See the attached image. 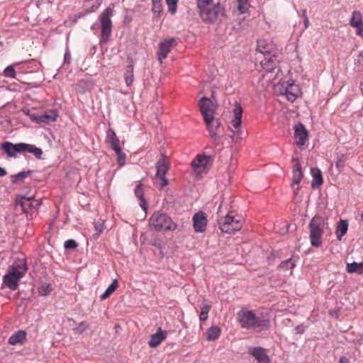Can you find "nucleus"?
Segmentation results:
<instances>
[{
    "instance_id": "nucleus-1",
    "label": "nucleus",
    "mask_w": 363,
    "mask_h": 363,
    "mask_svg": "<svg viewBox=\"0 0 363 363\" xmlns=\"http://www.w3.org/2000/svg\"><path fill=\"white\" fill-rule=\"evenodd\" d=\"M199 16L206 23H213L225 18L224 8L220 4H213V0H196Z\"/></svg>"
},
{
    "instance_id": "nucleus-2",
    "label": "nucleus",
    "mask_w": 363,
    "mask_h": 363,
    "mask_svg": "<svg viewBox=\"0 0 363 363\" xmlns=\"http://www.w3.org/2000/svg\"><path fill=\"white\" fill-rule=\"evenodd\" d=\"M237 320L241 328L261 332L269 328V320L257 317L252 311L245 308L240 310L237 314Z\"/></svg>"
},
{
    "instance_id": "nucleus-3",
    "label": "nucleus",
    "mask_w": 363,
    "mask_h": 363,
    "mask_svg": "<svg viewBox=\"0 0 363 363\" xmlns=\"http://www.w3.org/2000/svg\"><path fill=\"white\" fill-rule=\"evenodd\" d=\"M27 269L26 264L23 262H21V264L11 266L8 273L3 277L4 283L11 290H16L19 280L24 276Z\"/></svg>"
},
{
    "instance_id": "nucleus-4",
    "label": "nucleus",
    "mask_w": 363,
    "mask_h": 363,
    "mask_svg": "<svg viewBox=\"0 0 363 363\" xmlns=\"http://www.w3.org/2000/svg\"><path fill=\"white\" fill-rule=\"evenodd\" d=\"M326 225V220L322 216L316 215L311 219L308 228L310 230L309 238L313 247H318L322 245L320 240Z\"/></svg>"
},
{
    "instance_id": "nucleus-5",
    "label": "nucleus",
    "mask_w": 363,
    "mask_h": 363,
    "mask_svg": "<svg viewBox=\"0 0 363 363\" xmlns=\"http://www.w3.org/2000/svg\"><path fill=\"white\" fill-rule=\"evenodd\" d=\"M150 225L155 230H172L177 228V225L172 219L163 213H155L150 219Z\"/></svg>"
},
{
    "instance_id": "nucleus-6",
    "label": "nucleus",
    "mask_w": 363,
    "mask_h": 363,
    "mask_svg": "<svg viewBox=\"0 0 363 363\" xmlns=\"http://www.w3.org/2000/svg\"><path fill=\"white\" fill-rule=\"evenodd\" d=\"M199 106L201 113L203 117L205 123L207 126L208 130L211 132L212 136L215 135L213 133L212 119L214 117L215 109L212 101L206 96L202 97L199 101Z\"/></svg>"
},
{
    "instance_id": "nucleus-7",
    "label": "nucleus",
    "mask_w": 363,
    "mask_h": 363,
    "mask_svg": "<svg viewBox=\"0 0 363 363\" xmlns=\"http://www.w3.org/2000/svg\"><path fill=\"white\" fill-rule=\"evenodd\" d=\"M113 13V9L111 7L106 8L99 16L101 23V41L106 43L111 34L112 22L111 20Z\"/></svg>"
},
{
    "instance_id": "nucleus-8",
    "label": "nucleus",
    "mask_w": 363,
    "mask_h": 363,
    "mask_svg": "<svg viewBox=\"0 0 363 363\" xmlns=\"http://www.w3.org/2000/svg\"><path fill=\"white\" fill-rule=\"evenodd\" d=\"M34 200V196H17L16 199V206H21L22 211L26 215L28 219L32 218V212L33 209H35L40 203L38 201H35L34 204L32 201Z\"/></svg>"
},
{
    "instance_id": "nucleus-9",
    "label": "nucleus",
    "mask_w": 363,
    "mask_h": 363,
    "mask_svg": "<svg viewBox=\"0 0 363 363\" xmlns=\"http://www.w3.org/2000/svg\"><path fill=\"white\" fill-rule=\"evenodd\" d=\"M279 62V57L274 50V52L264 55V59L261 60V65L268 72H272L277 67Z\"/></svg>"
},
{
    "instance_id": "nucleus-10",
    "label": "nucleus",
    "mask_w": 363,
    "mask_h": 363,
    "mask_svg": "<svg viewBox=\"0 0 363 363\" xmlns=\"http://www.w3.org/2000/svg\"><path fill=\"white\" fill-rule=\"evenodd\" d=\"M207 225V217L204 212L199 211L193 216V226L196 233H203Z\"/></svg>"
},
{
    "instance_id": "nucleus-11",
    "label": "nucleus",
    "mask_w": 363,
    "mask_h": 363,
    "mask_svg": "<svg viewBox=\"0 0 363 363\" xmlns=\"http://www.w3.org/2000/svg\"><path fill=\"white\" fill-rule=\"evenodd\" d=\"M1 148L4 150L9 157H15L16 153L23 152V143L13 144L11 142H4L1 144Z\"/></svg>"
},
{
    "instance_id": "nucleus-12",
    "label": "nucleus",
    "mask_w": 363,
    "mask_h": 363,
    "mask_svg": "<svg viewBox=\"0 0 363 363\" xmlns=\"http://www.w3.org/2000/svg\"><path fill=\"white\" fill-rule=\"evenodd\" d=\"M294 89H297V88L294 87L293 83L290 84L289 82H286L281 84L280 92L286 95L288 101L293 102L298 96L297 94L295 93Z\"/></svg>"
},
{
    "instance_id": "nucleus-13",
    "label": "nucleus",
    "mask_w": 363,
    "mask_h": 363,
    "mask_svg": "<svg viewBox=\"0 0 363 363\" xmlns=\"http://www.w3.org/2000/svg\"><path fill=\"white\" fill-rule=\"evenodd\" d=\"M174 42V38L164 39V41L159 44L158 60L160 63L162 62V59L167 57L168 53L170 52L171 47Z\"/></svg>"
},
{
    "instance_id": "nucleus-14",
    "label": "nucleus",
    "mask_w": 363,
    "mask_h": 363,
    "mask_svg": "<svg viewBox=\"0 0 363 363\" xmlns=\"http://www.w3.org/2000/svg\"><path fill=\"white\" fill-rule=\"evenodd\" d=\"M294 136L296 138L298 139V141H296V145L298 146H302L305 144L308 138V132L305 126L301 123L295 125Z\"/></svg>"
},
{
    "instance_id": "nucleus-15",
    "label": "nucleus",
    "mask_w": 363,
    "mask_h": 363,
    "mask_svg": "<svg viewBox=\"0 0 363 363\" xmlns=\"http://www.w3.org/2000/svg\"><path fill=\"white\" fill-rule=\"evenodd\" d=\"M167 333L166 330L159 328L157 332L150 336L148 345L152 348L157 347L164 340L166 339Z\"/></svg>"
},
{
    "instance_id": "nucleus-16",
    "label": "nucleus",
    "mask_w": 363,
    "mask_h": 363,
    "mask_svg": "<svg viewBox=\"0 0 363 363\" xmlns=\"http://www.w3.org/2000/svg\"><path fill=\"white\" fill-rule=\"evenodd\" d=\"M233 118L230 121L231 125L237 129L242 124V108L238 102H235L234 108L232 111Z\"/></svg>"
},
{
    "instance_id": "nucleus-17",
    "label": "nucleus",
    "mask_w": 363,
    "mask_h": 363,
    "mask_svg": "<svg viewBox=\"0 0 363 363\" xmlns=\"http://www.w3.org/2000/svg\"><path fill=\"white\" fill-rule=\"evenodd\" d=\"M250 354L253 356L258 363H269V358L262 347H252Z\"/></svg>"
},
{
    "instance_id": "nucleus-18",
    "label": "nucleus",
    "mask_w": 363,
    "mask_h": 363,
    "mask_svg": "<svg viewBox=\"0 0 363 363\" xmlns=\"http://www.w3.org/2000/svg\"><path fill=\"white\" fill-rule=\"evenodd\" d=\"M210 157L206 155H199L191 162L192 168L197 172H200L201 169H205L210 160Z\"/></svg>"
},
{
    "instance_id": "nucleus-19",
    "label": "nucleus",
    "mask_w": 363,
    "mask_h": 363,
    "mask_svg": "<svg viewBox=\"0 0 363 363\" xmlns=\"http://www.w3.org/2000/svg\"><path fill=\"white\" fill-rule=\"evenodd\" d=\"M351 26L357 29V34L361 35L363 32V23L362 21V16L359 12L354 11L350 21Z\"/></svg>"
},
{
    "instance_id": "nucleus-20",
    "label": "nucleus",
    "mask_w": 363,
    "mask_h": 363,
    "mask_svg": "<svg viewBox=\"0 0 363 363\" xmlns=\"http://www.w3.org/2000/svg\"><path fill=\"white\" fill-rule=\"evenodd\" d=\"M235 220V218L233 216H230L229 213H228L224 217H220L218 220V225L220 230L223 233L229 232L230 230V225H231V223Z\"/></svg>"
},
{
    "instance_id": "nucleus-21",
    "label": "nucleus",
    "mask_w": 363,
    "mask_h": 363,
    "mask_svg": "<svg viewBox=\"0 0 363 363\" xmlns=\"http://www.w3.org/2000/svg\"><path fill=\"white\" fill-rule=\"evenodd\" d=\"M311 174L313 175V181L311 183V187L313 189L318 188L323 183V179L322 177V173L320 170L318 168H311Z\"/></svg>"
},
{
    "instance_id": "nucleus-22",
    "label": "nucleus",
    "mask_w": 363,
    "mask_h": 363,
    "mask_svg": "<svg viewBox=\"0 0 363 363\" xmlns=\"http://www.w3.org/2000/svg\"><path fill=\"white\" fill-rule=\"evenodd\" d=\"M164 159H167V157L163 155L162 158L157 162V177L165 176L169 169V166L164 162Z\"/></svg>"
},
{
    "instance_id": "nucleus-23",
    "label": "nucleus",
    "mask_w": 363,
    "mask_h": 363,
    "mask_svg": "<svg viewBox=\"0 0 363 363\" xmlns=\"http://www.w3.org/2000/svg\"><path fill=\"white\" fill-rule=\"evenodd\" d=\"M26 333L23 330H18L13 334L9 339V343L11 345H16L22 343L26 340Z\"/></svg>"
},
{
    "instance_id": "nucleus-24",
    "label": "nucleus",
    "mask_w": 363,
    "mask_h": 363,
    "mask_svg": "<svg viewBox=\"0 0 363 363\" xmlns=\"http://www.w3.org/2000/svg\"><path fill=\"white\" fill-rule=\"evenodd\" d=\"M348 229V223L347 220H340L337 224L336 230V236L338 240H341L343 235L347 233Z\"/></svg>"
},
{
    "instance_id": "nucleus-25",
    "label": "nucleus",
    "mask_w": 363,
    "mask_h": 363,
    "mask_svg": "<svg viewBox=\"0 0 363 363\" xmlns=\"http://www.w3.org/2000/svg\"><path fill=\"white\" fill-rule=\"evenodd\" d=\"M28 152L33 154L36 158L41 159L43 151L40 148L35 147L33 145L23 143V152Z\"/></svg>"
},
{
    "instance_id": "nucleus-26",
    "label": "nucleus",
    "mask_w": 363,
    "mask_h": 363,
    "mask_svg": "<svg viewBox=\"0 0 363 363\" xmlns=\"http://www.w3.org/2000/svg\"><path fill=\"white\" fill-rule=\"evenodd\" d=\"M32 170L22 171L16 174L11 176V180L13 184H20L23 182L26 177L30 176L32 174Z\"/></svg>"
},
{
    "instance_id": "nucleus-27",
    "label": "nucleus",
    "mask_w": 363,
    "mask_h": 363,
    "mask_svg": "<svg viewBox=\"0 0 363 363\" xmlns=\"http://www.w3.org/2000/svg\"><path fill=\"white\" fill-rule=\"evenodd\" d=\"M133 63L130 62V63L126 67L125 71L124 72V79L127 86L132 85L133 82Z\"/></svg>"
},
{
    "instance_id": "nucleus-28",
    "label": "nucleus",
    "mask_w": 363,
    "mask_h": 363,
    "mask_svg": "<svg viewBox=\"0 0 363 363\" xmlns=\"http://www.w3.org/2000/svg\"><path fill=\"white\" fill-rule=\"evenodd\" d=\"M143 185L142 184H138L135 189V196L139 199L140 201V206L141 208L146 211L147 209V205L146 203V201L143 196V190L142 188Z\"/></svg>"
},
{
    "instance_id": "nucleus-29",
    "label": "nucleus",
    "mask_w": 363,
    "mask_h": 363,
    "mask_svg": "<svg viewBox=\"0 0 363 363\" xmlns=\"http://www.w3.org/2000/svg\"><path fill=\"white\" fill-rule=\"evenodd\" d=\"M347 272L348 273H357L363 274V262L357 263L353 262L347 264Z\"/></svg>"
},
{
    "instance_id": "nucleus-30",
    "label": "nucleus",
    "mask_w": 363,
    "mask_h": 363,
    "mask_svg": "<svg viewBox=\"0 0 363 363\" xmlns=\"http://www.w3.org/2000/svg\"><path fill=\"white\" fill-rule=\"evenodd\" d=\"M220 333V329L218 326H212L206 331V339L208 341L216 340Z\"/></svg>"
},
{
    "instance_id": "nucleus-31",
    "label": "nucleus",
    "mask_w": 363,
    "mask_h": 363,
    "mask_svg": "<svg viewBox=\"0 0 363 363\" xmlns=\"http://www.w3.org/2000/svg\"><path fill=\"white\" fill-rule=\"evenodd\" d=\"M118 286V280L115 279L108 286L105 292L100 296L101 300L106 299L111 294H113Z\"/></svg>"
},
{
    "instance_id": "nucleus-32",
    "label": "nucleus",
    "mask_w": 363,
    "mask_h": 363,
    "mask_svg": "<svg viewBox=\"0 0 363 363\" xmlns=\"http://www.w3.org/2000/svg\"><path fill=\"white\" fill-rule=\"evenodd\" d=\"M257 51L265 55L272 52H274V50L270 47V45H267L264 40H259L257 42Z\"/></svg>"
},
{
    "instance_id": "nucleus-33",
    "label": "nucleus",
    "mask_w": 363,
    "mask_h": 363,
    "mask_svg": "<svg viewBox=\"0 0 363 363\" xmlns=\"http://www.w3.org/2000/svg\"><path fill=\"white\" fill-rule=\"evenodd\" d=\"M106 138L111 147H115V145H119V140L113 130H108Z\"/></svg>"
},
{
    "instance_id": "nucleus-34",
    "label": "nucleus",
    "mask_w": 363,
    "mask_h": 363,
    "mask_svg": "<svg viewBox=\"0 0 363 363\" xmlns=\"http://www.w3.org/2000/svg\"><path fill=\"white\" fill-rule=\"evenodd\" d=\"M58 116L57 111L56 110H51L43 114V118L44 123H48L52 121H55Z\"/></svg>"
},
{
    "instance_id": "nucleus-35",
    "label": "nucleus",
    "mask_w": 363,
    "mask_h": 363,
    "mask_svg": "<svg viewBox=\"0 0 363 363\" xmlns=\"http://www.w3.org/2000/svg\"><path fill=\"white\" fill-rule=\"evenodd\" d=\"M211 308V306L206 303L204 301L201 306V313H200V320L205 321L208 318V313Z\"/></svg>"
},
{
    "instance_id": "nucleus-36",
    "label": "nucleus",
    "mask_w": 363,
    "mask_h": 363,
    "mask_svg": "<svg viewBox=\"0 0 363 363\" xmlns=\"http://www.w3.org/2000/svg\"><path fill=\"white\" fill-rule=\"evenodd\" d=\"M296 266V262L294 259H292L291 258H289V259H287L283 262H281L278 268L281 269V270H288L289 269H293Z\"/></svg>"
},
{
    "instance_id": "nucleus-37",
    "label": "nucleus",
    "mask_w": 363,
    "mask_h": 363,
    "mask_svg": "<svg viewBox=\"0 0 363 363\" xmlns=\"http://www.w3.org/2000/svg\"><path fill=\"white\" fill-rule=\"evenodd\" d=\"M118 156V162L120 166H123L125 164V155L123 152L119 145H115L112 147Z\"/></svg>"
},
{
    "instance_id": "nucleus-38",
    "label": "nucleus",
    "mask_w": 363,
    "mask_h": 363,
    "mask_svg": "<svg viewBox=\"0 0 363 363\" xmlns=\"http://www.w3.org/2000/svg\"><path fill=\"white\" fill-rule=\"evenodd\" d=\"M212 127H213V133L215 134L213 137L212 136L211 132L208 130L209 135L212 139L214 140H216L218 139V135H217V130L220 127L221 123L218 119H215L213 117V119H212Z\"/></svg>"
},
{
    "instance_id": "nucleus-39",
    "label": "nucleus",
    "mask_w": 363,
    "mask_h": 363,
    "mask_svg": "<svg viewBox=\"0 0 363 363\" xmlns=\"http://www.w3.org/2000/svg\"><path fill=\"white\" fill-rule=\"evenodd\" d=\"M303 177V174L302 172L293 171V182L291 184V187L294 188L295 185H298Z\"/></svg>"
},
{
    "instance_id": "nucleus-40",
    "label": "nucleus",
    "mask_w": 363,
    "mask_h": 363,
    "mask_svg": "<svg viewBox=\"0 0 363 363\" xmlns=\"http://www.w3.org/2000/svg\"><path fill=\"white\" fill-rule=\"evenodd\" d=\"M52 291L51 285L49 284H43L39 288V294L41 296H47Z\"/></svg>"
},
{
    "instance_id": "nucleus-41",
    "label": "nucleus",
    "mask_w": 363,
    "mask_h": 363,
    "mask_svg": "<svg viewBox=\"0 0 363 363\" xmlns=\"http://www.w3.org/2000/svg\"><path fill=\"white\" fill-rule=\"evenodd\" d=\"M242 228V223L238 220H235L232 223L231 225H230V230L229 232H225V233H233L235 231H238Z\"/></svg>"
},
{
    "instance_id": "nucleus-42",
    "label": "nucleus",
    "mask_w": 363,
    "mask_h": 363,
    "mask_svg": "<svg viewBox=\"0 0 363 363\" xmlns=\"http://www.w3.org/2000/svg\"><path fill=\"white\" fill-rule=\"evenodd\" d=\"M247 0H238V9L241 13H245L248 9Z\"/></svg>"
},
{
    "instance_id": "nucleus-43",
    "label": "nucleus",
    "mask_w": 363,
    "mask_h": 363,
    "mask_svg": "<svg viewBox=\"0 0 363 363\" xmlns=\"http://www.w3.org/2000/svg\"><path fill=\"white\" fill-rule=\"evenodd\" d=\"M4 74L6 77L15 78L16 70L13 66H8L4 71Z\"/></svg>"
},
{
    "instance_id": "nucleus-44",
    "label": "nucleus",
    "mask_w": 363,
    "mask_h": 363,
    "mask_svg": "<svg viewBox=\"0 0 363 363\" xmlns=\"http://www.w3.org/2000/svg\"><path fill=\"white\" fill-rule=\"evenodd\" d=\"M178 0H166L170 13L174 14L177 10V4Z\"/></svg>"
},
{
    "instance_id": "nucleus-45",
    "label": "nucleus",
    "mask_w": 363,
    "mask_h": 363,
    "mask_svg": "<svg viewBox=\"0 0 363 363\" xmlns=\"http://www.w3.org/2000/svg\"><path fill=\"white\" fill-rule=\"evenodd\" d=\"M78 246L77 242L72 239L68 240L65 242L64 247L66 250H74Z\"/></svg>"
},
{
    "instance_id": "nucleus-46",
    "label": "nucleus",
    "mask_w": 363,
    "mask_h": 363,
    "mask_svg": "<svg viewBox=\"0 0 363 363\" xmlns=\"http://www.w3.org/2000/svg\"><path fill=\"white\" fill-rule=\"evenodd\" d=\"M152 11L154 13L157 14V16L162 12V3H152Z\"/></svg>"
},
{
    "instance_id": "nucleus-47",
    "label": "nucleus",
    "mask_w": 363,
    "mask_h": 363,
    "mask_svg": "<svg viewBox=\"0 0 363 363\" xmlns=\"http://www.w3.org/2000/svg\"><path fill=\"white\" fill-rule=\"evenodd\" d=\"M88 327L89 324L86 321H83L80 323L78 327H77L74 330L78 333H82L88 328Z\"/></svg>"
},
{
    "instance_id": "nucleus-48",
    "label": "nucleus",
    "mask_w": 363,
    "mask_h": 363,
    "mask_svg": "<svg viewBox=\"0 0 363 363\" xmlns=\"http://www.w3.org/2000/svg\"><path fill=\"white\" fill-rule=\"evenodd\" d=\"M94 228L96 233L94 235V237L97 238L104 230V225L102 223H95Z\"/></svg>"
},
{
    "instance_id": "nucleus-49",
    "label": "nucleus",
    "mask_w": 363,
    "mask_h": 363,
    "mask_svg": "<svg viewBox=\"0 0 363 363\" xmlns=\"http://www.w3.org/2000/svg\"><path fill=\"white\" fill-rule=\"evenodd\" d=\"M292 162L295 163L294 166V168H293V171H295V172H302L301 170V165L299 162V160L298 158H296V157H293L292 158Z\"/></svg>"
},
{
    "instance_id": "nucleus-50",
    "label": "nucleus",
    "mask_w": 363,
    "mask_h": 363,
    "mask_svg": "<svg viewBox=\"0 0 363 363\" xmlns=\"http://www.w3.org/2000/svg\"><path fill=\"white\" fill-rule=\"evenodd\" d=\"M344 163H345V159H344V156L342 155L340 157V158H339L337 160V161L336 162V164H335V166L337 167V169L340 172L342 170V169L344 167Z\"/></svg>"
},
{
    "instance_id": "nucleus-51",
    "label": "nucleus",
    "mask_w": 363,
    "mask_h": 363,
    "mask_svg": "<svg viewBox=\"0 0 363 363\" xmlns=\"http://www.w3.org/2000/svg\"><path fill=\"white\" fill-rule=\"evenodd\" d=\"M30 119L33 121H35L37 123H44V120L43 118V114L41 115H35V114H32L30 116Z\"/></svg>"
},
{
    "instance_id": "nucleus-52",
    "label": "nucleus",
    "mask_w": 363,
    "mask_h": 363,
    "mask_svg": "<svg viewBox=\"0 0 363 363\" xmlns=\"http://www.w3.org/2000/svg\"><path fill=\"white\" fill-rule=\"evenodd\" d=\"M303 18L304 27H305V28H307L308 27V25H309V21H308V18L306 16V10L303 11Z\"/></svg>"
},
{
    "instance_id": "nucleus-53",
    "label": "nucleus",
    "mask_w": 363,
    "mask_h": 363,
    "mask_svg": "<svg viewBox=\"0 0 363 363\" xmlns=\"http://www.w3.org/2000/svg\"><path fill=\"white\" fill-rule=\"evenodd\" d=\"M158 178H160L162 180V183L160 184L161 188H163V187H164L165 186H167L168 184V180L165 177V176L159 177Z\"/></svg>"
},
{
    "instance_id": "nucleus-54",
    "label": "nucleus",
    "mask_w": 363,
    "mask_h": 363,
    "mask_svg": "<svg viewBox=\"0 0 363 363\" xmlns=\"http://www.w3.org/2000/svg\"><path fill=\"white\" fill-rule=\"evenodd\" d=\"M294 199H296L298 196V191L300 189V186L298 185H297V186L296 188L294 187Z\"/></svg>"
},
{
    "instance_id": "nucleus-55",
    "label": "nucleus",
    "mask_w": 363,
    "mask_h": 363,
    "mask_svg": "<svg viewBox=\"0 0 363 363\" xmlns=\"http://www.w3.org/2000/svg\"><path fill=\"white\" fill-rule=\"evenodd\" d=\"M340 363H349V359L346 357H341L340 358Z\"/></svg>"
},
{
    "instance_id": "nucleus-56",
    "label": "nucleus",
    "mask_w": 363,
    "mask_h": 363,
    "mask_svg": "<svg viewBox=\"0 0 363 363\" xmlns=\"http://www.w3.org/2000/svg\"><path fill=\"white\" fill-rule=\"evenodd\" d=\"M7 174L5 169L0 167V177L5 176Z\"/></svg>"
},
{
    "instance_id": "nucleus-57",
    "label": "nucleus",
    "mask_w": 363,
    "mask_h": 363,
    "mask_svg": "<svg viewBox=\"0 0 363 363\" xmlns=\"http://www.w3.org/2000/svg\"><path fill=\"white\" fill-rule=\"evenodd\" d=\"M99 5H100V3L97 4L96 5H93V6L90 8V9H89V12H93V11H95L98 7H99Z\"/></svg>"
},
{
    "instance_id": "nucleus-58",
    "label": "nucleus",
    "mask_w": 363,
    "mask_h": 363,
    "mask_svg": "<svg viewBox=\"0 0 363 363\" xmlns=\"http://www.w3.org/2000/svg\"><path fill=\"white\" fill-rule=\"evenodd\" d=\"M70 60V55L69 53L66 52L65 54V61L69 62Z\"/></svg>"
},
{
    "instance_id": "nucleus-59",
    "label": "nucleus",
    "mask_w": 363,
    "mask_h": 363,
    "mask_svg": "<svg viewBox=\"0 0 363 363\" xmlns=\"http://www.w3.org/2000/svg\"><path fill=\"white\" fill-rule=\"evenodd\" d=\"M295 330H296V333H303V330L301 329V328L300 326H297L295 328Z\"/></svg>"
},
{
    "instance_id": "nucleus-60",
    "label": "nucleus",
    "mask_w": 363,
    "mask_h": 363,
    "mask_svg": "<svg viewBox=\"0 0 363 363\" xmlns=\"http://www.w3.org/2000/svg\"><path fill=\"white\" fill-rule=\"evenodd\" d=\"M223 205H224V200H223L221 201L220 205L218 207V213H221V208H222Z\"/></svg>"
},
{
    "instance_id": "nucleus-61",
    "label": "nucleus",
    "mask_w": 363,
    "mask_h": 363,
    "mask_svg": "<svg viewBox=\"0 0 363 363\" xmlns=\"http://www.w3.org/2000/svg\"><path fill=\"white\" fill-rule=\"evenodd\" d=\"M38 7L44 1V0H35Z\"/></svg>"
},
{
    "instance_id": "nucleus-62",
    "label": "nucleus",
    "mask_w": 363,
    "mask_h": 363,
    "mask_svg": "<svg viewBox=\"0 0 363 363\" xmlns=\"http://www.w3.org/2000/svg\"><path fill=\"white\" fill-rule=\"evenodd\" d=\"M228 129L232 132L233 134L231 135L230 138L232 139H233V138H234V136L235 135V131L233 130L230 127H228Z\"/></svg>"
},
{
    "instance_id": "nucleus-63",
    "label": "nucleus",
    "mask_w": 363,
    "mask_h": 363,
    "mask_svg": "<svg viewBox=\"0 0 363 363\" xmlns=\"http://www.w3.org/2000/svg\"><path fill=\"white\" fill-rule=\"evenodd\" d=\"M162 0H152V3H161Z\"/></svg>"
},
{
    "instance_id": "nucleus-64",
    "label": "nucleus",
    "mask_w": 363,
    "mask_h": 363,
    "mask_svg": "<svg viewBox=\"0 0 363 363\" xmlns=\"http://www.w3.org/2000/svg\"><path fill=\"white\" fill-rule=\"evenodd\" d=\"M84 83H85V82L84 80H82V81H80L79 86H82Z\"/></svg>"
}]
</instances>
